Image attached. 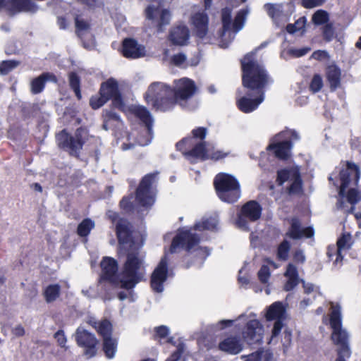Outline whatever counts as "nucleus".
Returning a JSON list of instances; mask_svg holds the SVG:
<instances>
[{"label": "nucleus", "mask_w": 361, "mask_h": 361, "mask_svg": "<svg viewBox=\"0 0 361 361\" xmlns=\"http://www.w3.org/2000/svg\"><path fill=\"white\" fill-rule=\"evenodd\" d=\"M101 268L103 279L110 281L116 286L129 290L133 288L141 279L144 262L137 253H128L120 277L117 275V262L111 257H104L101 262Z\"/></svg>", "instance_id": "nucleus-1"}, {"label": "nucleus", "mask_w": 361, "mask_h": 361, "mask_svg": "<svg viewBox=\"0 0 361 361\" xmlns=\"http://www.w3.org/2000/svg\"><path fill=\"white\" fill-rule=\"evenodd\" d=\"M157 175L158 172L149 173L140 180L135 194L138 207L135 208L132 201L133 195L131 194L124 196L120 201L119 205L122 211L128 215L135 214L136 218L142 221L156 201V194L152 191V186Z\"/></svg>", "instance_id": "nucleus-2"}, {"label": "nucleus", "mask_w": 361, "mask_h": 361, "mask_svg": "<svg viewBox=\"0 0 361 361\" xmlns=\"http://www.w3.org/2000/svg\"><path fill=\"white\" fill-rule=\"evenodd\" d=\"M242 68V85L255 94L264 92V88L274 82L264 66L255 59V53L249 52L240 60Z\"/></svg>", "instance_id": "nucleus-3"}, {"label": "nucleus", "mask_w": 361, "mask_h": 361, "mask_svg": "<svg viewBox=\"0 0 361 361\" xmlns=\"http://www.w3.org/2000/svg\"><path fill=\"white\" fill-rule=\"evenodd\" d=\"M144 98L157 111H170L176 106V99L173 98V87L161 82L151 83Z\"/></svg>", "instance_id": "nucleus-4"}, {"label": "nucleus", "mask_w": 361, "mask_h": 361, "mask_svg": "<svg viewBox=\"0 0 361 361\" xmlns=\"http://www.w3.org/2000/svg\"><path fill=\"white\" fill-rule=\"evenodd\" d=\"M330 325L332 329L331 336L334 345L337 346L338 355L349 358L351 350L349 344L350 335L348 331L342 326L341 307L338 304L331 302Z\"/></svg>", "instance_id": "nucleus-5"}, {"label": "nucleus", "mask_w": 361, "mask_h": 361, "mask_svg": "<svg viewBox=\"0 0 361 361\" xmlns=\"http://www.w3.org/2000/svg\"><path fill=\"white\" fill-rule=\"evenodd\" d=\"M213 184L216 194L221 202L234 204L240 198V185L234 176L219 173L215 176Z\"/></svg>", "instance_id": "nucleus-6"}, {"label": "nucleus", "mask_w": 361, "mask_h": 361, "mask_svg": "<svg viewBox=\"0 0 361 361\" xmlns=\"http://www.w3.org/2000/svg\"><path fill=\"white\" fill-rule=\"evenodd\" d=\"M276 142L267 147L268 150H273L274 154L279 159L286 160L293 147V141L300 139L298 133L295 130L288 129L280 132L276 137Z\"/></svg>", "instance_id": "nucleus-7"}, {"label": "nucleus", "mask_w": 361, "mask_h": 361, "mask_svg": "<svg viewBox=\"0 0 361 361\" xmlns=\"http://www.w3.org/2000/svg\"><path fill=\"white\" fill-rule=\"evenodd\" d=\"M195 229L180 228L173 237L170 253L179 252L181 250L189 251L197 246L200 238L195 233Z\"/></svg>", "instance_id": "nucleus-8"}, {"label": "nucleus", "mask_w": 361, "mask_h": 361, "mask_svg": "<svg viewBox=\"0 0 361 361\" xmlns=\"http://www.w3.org/2000/svg\"><path fill=\"white\" fill-rule=\"evenodd\" d=\"M353 245V240L350 233L343 232L338 239L336 245L328 246L326 255L329 259L333 261L334 267L338 269L343 265L344 254L351 248Z\"/></svg>", "instance_id": "nucleus-9"}, {"label": "nucleus", "mask_w": 361, "mask_h": 361, "mask_svg": "<svg viewBox=\"0 0 361 361\" xmlns=\"http://www.w3.org/2000/svg\"><path fill=\"white\" fill-rule=\"evenodd\" d=\"M338 172V180L340 185L338 186V196H343L349 185L352 183L355 186H357L361 171L359 166L355 163L346 161Z\"/></svg>", "instance_id": "nucleus-10"}, {"label": "nucleus", "mask_w": 361, "mask_h": 361, "mask_svg": "<svg viewBox=\"0 0 361 361\" xmlns=\"http://www.w3.org/2000/svg\"><path fill=\"white\" fill-rule=\"evenodd\" d=\"M134 227H116L118 242L125 249L136 250L143 245L145 236Z\"/></svg>", "instance_id": "nucleus-11"}, {"label": "nucleus", "mask_w": 361, "mask_h": 361, "mask_svg": "<svg viewBox=\"0 0 361 361\" xmlns=\"http://www.w3.org/2000/svg\"><path fill=\"white\" fill-rule=\"evenodd\" d=\"M92 326L97 329L98 333L103 337L104 350L108 358H113L116 351V341L111 338L112 326L107 320H104L97 324L96 322H90Z\"/></svg>", "instance_id": "nucleus-12"}, {"label": "nucleus", "mask_w": 361, "mask_h": 361, "mask_svg": "<svg viewBox=\"0 0 361 361\" xmlns=\"http://www.w3.org/2000/svg\"><path fill=\"white\" fill-rule=\"evenodd\" d=\"M262 212L261 204L256 200L245 203L238 213L236 226H247L248 221H256L260 219Z\"/></svg>", "instance_id": "nucleus-13"}, {"label": "nucleus", "mask_w": 361, "mask_h": 361, "mask_svg": "<svg viewBox=\"0 0 361 361\" xmlns=\"http://www.w3.org/2000/svg\"><path fill=\"white\" fill-rule=\"evenodd\" d=\"M174 82L176 86L173 87V98L176 99V104L191 98L197 90L195 82L188 78L175 80Z\"/></svg>", "instance_id": "nucleus-14"}, {"label": "nucleus", "mask_w": 361, "mask_h": 361, "mask_svg": "<svg viewBox=\"0 0 361 361\" xmlns=\"http://www.w3.org/2000/svg\"><path fill=\"white\" fill-rule=\"evenodd\" d=\"M75 337L78 345L85 348L86 355L89 357L95 355L98 341L94 334L88 332L83 327L79 326L76 330Z\"/></svg>", "instance_id": "nucleus-15"}, {"label": "nucleus", "mask_w": 361, "mask_h": 361, "mask_svg": "<svg viewBox=\"0 0 361 361\" xmlns=\"http://www.w3.org/2000/svg\"><path fill=\"white\" fill-rule=\"evenodd\" d=\"M58 147L75 157H79L82 147H80L75 141V137L70 134L66 129H63L56 135Z\"/></svg>", "instance_id": "nucleus-16"}, {"label": "nucleus", "mask_w": 361, "mask_h": 361, "mask_svg": "<svg viewBox=\"0 0 361 361\" xmlns=\"http://www.w3.org/2000/svg\"><path fill=\"white\" fill-rule=\"evenodd\" d=\"M268 321L275 320L272 329V338L277 336L283 327L282 319L285 316V308L281 302H275L271 304L267 310L265 314Z\"/></svg>", "instance_id": "nucleus-17"}, {"label": "nucleus", "mask_w": 361, "mask_h": 361, "mask_svg": "<svg viewBox=\"0 0 361 361\" xmlns=\"http://www.w3.org/2000/svg\"><path fill=\"white\" fill-rule=\"evenodd\" d=\"M264 99V92L255 94V92L248 90L246 96L239 98L237 100L236 104L240 111L249 114L256 110Z\"/></svg>", "instance_id": "nucleus-18"}, {"label": "nucleus", "mask_w": 361, "mask_h": 361, "mask_svg": "<svg viewBox=\"0 0 361 361\" xmlns=\"http://www.w3.org/2000/svg\"><path fill=\"white\" fill-rule=\"evenodd\" d=\"M167 272L168 259L166 254H165L152 274L151 286L154 291L157 293L163 291V283L166 279Z\"/></svg>", "instance_id": "nucleus-19"}, {"label": "nucleus", "mask_w": 361, "mask_h": 361, "mask_svg": "<svg viewBox=\"0 0 361 361\" xmlns=\"http://www.w3.org/2000/svg\"><path fill=\"white\" fill-rule=\"evenodd\" d=\"M6 5L5 8L11 16L22 12L35 13L39 9L38 6L32 0H6Z\"/></svg>", "instance_id": "nucleus-20"}, {"label": "nucleus", "mask_w": 361, "mask_h": 361, "mask_svg": "<svg viewBox=\"0 0 361 361\" xmlns=\"http://www.w3.org/2000/svg\"><path fill=\"white\" fill-rule=\"evenodd\" d=\"M122 54L127 59H138L145 55V47L133 38H126L122 42Z\"/></svg>", "instance_id": "nucleus-21"}, {"label": "nucleus", "mask_w": 361, "mask_h": 361, "mask_svg": "<svg viewBox=\"0 0 361 361\" xmlns=\"http://www.w3.org/2000/svg\"><path fill=\"white\" fill-rule=\"evenodd\" d=\"M195 35L204 39L208 32L209 16L205 12H197L191 17Z\"/></svg>", "instance_id": "nucleus-22"}, {"label": "nucleus", "mask_w": 361, "mask_h": 361, "mask_svg": "<svg viewBox=\"0 0 361 361\" xmlns=\"http://www.w3.org/2000/svg\"><path fill=\"white\" fill-rule=\"evenodd\" d=\"M190 38V31L186 25H181L173 27L169 32V39L172 44L185 46Z\"/></svg>", "instance_id": "nucleus-23"}, {"label": "nucleus", "mask_w": 361, "mask_h": 361, "mask_svg": "<svg viewBox=\"0 0 361 361\" xmlns=\"http://www.w3.org/2000/svg\"><path fill=\"white\" fill-rule=\"evenodd\" d=\"M263 335V327L257 319H250L247 324L246 331L244 332V337L251 343H257L262 341Z\"/></svg>", "instance_id": "nucleus-24"}, {"label": "nucleus", "mask_w": 361, "mask_h": 361, "mask_svg": "<svg viewBox=\"0 0 361 361\" xmlns=\"http://www.w3.org/2000/svg\"><path fill=\"white\" fill-rule=\"evenodd\" d=\"M219 348L225 353L236 355L243 350V344L238 337L229 336L219 343Z\"/></svg>", "instance_id": "nucleus-25"}, {"label": "nucleus", "mask_w": 361, "mask_h": 361, "mask_svg": "<svg viewBox=\"0 0 361 361\" xmlns=\"http://www.w3.org/2000/svg\"><path fill=\"white\" fill-rule=\"evenodd\" d=\"M344 199L351 205H355L361 201V192L356 188H351L348 191L345 190V193L343 196H338L336 203L338 209H344L345 207V202Z\"/></svg>", "instance_id": "nucleus-26"}, {"label": "nucleus", "mask_w": 361, "mask_h": 361, "mask_svg": "<svg viewBox=\"0 0 361 361\" xmlns=\"http://www.w3.org/2000/svg\"><path fill=\"white\" fill-rule=\"evenodd\" d=\"M133 112L135 116L146 127L148 135L152 137L153 135L154 118L149 111L145 106H138L135 108Z\"/></svg>", "instance_id": "nucleus-27"}, {"label": "nucleus", "mask_w": 361, "mask_h": 361, "mask_svg": "<svg viewBox=\"0 0 361 361\" xmlns=\"http://www.w3.org/2000/svg\"><path fill=\"white\" fill-rule=\"evenodd\" d=\"M183 156L190 160L191 158L200 159L205 161L209 159L204 141L199 142L189 151L183 152Z\"/></svg>", "instance_id": "nucleus-28"}, {"label": "nucleus", "mask_w": 361, "mask_h": 361, "mask_svg": "<svg viewBox=\"0 0 361 361\" xmlns=\"http://www.w3.org/2000/svg\"><path fill=\"white\" fill-rule=\"evenodd\" d=\"M232 11L228 7H225L221 9V23H222V31L221 34V47L226 48L228 46V43H224V37L226 32H229L231 29L232 24Z\"/></svg>", "instance_id": "nucleus-29"}, {"label": "nucleus", "mask_w": 361, "mask_h": 361, "mask_svg": "<svg viewBox=\"0 0 361 361\" xmlns=\"http://www.w3.org/2000/svg\"><path fill=\"white\" fill-rule=\"evenodd\" d=\"M119 91L118 82L114 78H109L106 82L101 84L99 94L103 95L105 98H108L109 101Z\"/></svg>", "instance_id": "nucleus-30"}, {"label": "nucleus", "mask_w": 361, "mask_h": 361, "mask_svg": "<svg viewBox=\"0 0 361 361\" xmlns=\"http://www.w3.org/2000/svg\"><path fill=\"white\" fill-rule=\"evenodd\" d=\"M341 70L336 66H329L326 71V78L329 83L331 91H335L341 85Z\"/></svg>", "instance_id": "nucleus-31"}, {"label": "nucleus", "mask_w": 361, "mask_h": 361, "mask_svg": "<svg viewBox=\"0 0 361 361\" xmlns=\"http://www.w3.org/2000/svg\"><path fill=\"white\" fill-rule=\"evenodd\" d=\"M284 275L288 278V281L284 286V289L288 291L292 290L298 283L299 278L296 267L293 264L289 263Z\"/></svg>", "instance_id": "nucleus-32"}, {"label": "nucleus", "mask_w": 361, "mask_h": 361, "mask_svg": "<svg viewBox=\"0 0 361 361\" xmlns=\"http://www.w3.org/2000/svg\"><path fill=\"white\" fill-rule=\"evenodd\" d=\"M56 80L54 75L49 73H43L39 76L34 78L31 82V92L34 94L42 92L45 87L46 82L50 79Z\"/></svg>", "instance_id": "nucleus-33"}, {"label": "nucleus", "mask_w": 361, "mask_h": 361, "mask_svg": "<svg viewBox=\"0 0 361 361\" xmlns=\"http://www.w3.org/2000/svg\"><path fill=\"white\" fill-rule=\"evenodd\" d=\"M249 12L250 9L248 8V7H246L245 8L239 10L236 13L233 22L231 24L233 32V38L228 42V44L234 38L235 35L243 28Z\"/></svg>", "instance_id": "nucleus-34"}, {"label": "nucleus", "mask_w": 361, "mask_h": 361, "mask_svg": "<svg viewBox=\"0 0 361 361\" xmlns=\"http://www.w3.org/2000/svg\"><path fill=\"white\" fill-rule=\"evenodd\" d=\"M288 235L293 239L299 240L312 237L314 232L312 227H291Z\"/></svg>", "instance_id": "nucleus-35"}, {"label": "nucleus", "mask_w": 361, "mask_h": 361, "mask_svg": "<svg viewBox=\"0 0 361 361\" xmlns=\"http://www.w3.org/2000/svg\"><path fill=\"white\" fill-rule=\"evenodd\" d=\"M295 177L292 178L290 185L286 188L288 195H298L302 192V180L300 172L294 173Z\"/></svg>", "instance_id": "nucleus-36"}, {"label": "nucleus", "mask_w": 361, "mask_h": 361, "mask_svg": "<svg viewBox=\"0 0 361 361\" xmlns=\"http://www.w3.org/2000/svg\"><path fill=\"white\" fill-rule=\"evenodd\" d=\"M295 172H299V171L292 168H284L279 169L276 172V184L279 186H282L285 182L291 180L292 178L295 177Z\"/></svg>", "instance_id": "nucleus-37"}, {"label": "nucleus", "mask_w": 361, "mask_h": 361, "mask_svg": "<svg viewBox=\"0 0 361 361\" xmlns=\"http://www.w3.org/2000/svg\"><path fill=\"white\" fill-rule=\"evenodd\" d=\"M219 223V214L216 212L204 214L200 221H196L192 226H218Z\"/></svg>", "instance_id": "nucleus-38"}, {"label": "nucleus", "mask_w": 361, "mask_h": 361, "mask_svg": "<svg viewBox=\"0 0 361 361\" xmlns=\"http://www.w3.org/2000/svg\"><path fill=\"white\" fill-rule=\"evenodd\" d=\"M68 81L70 88L74 92L75 97L78 100L82 99L81 90H80V83L81 79L78 74L72 71L68 74Z\"/></svg>", "instance_id": "nucleus-39"}, {"label": "nucleus", "mask_w": 361, "mask_h": 361, "mask_svg": "<svg viewBox=\"0 0 361 361\" xmlns=\"http://www.w3.org/2000/svg\"><path fill=\"white\" fill-rule=\"evenodd\" d=\"M329 13L323 9L317 10L314 13L312 16V21L314 25H324L329 23Z\"/></svg>", "instance_id": "nucleus-40"}, {"label": "nucleus", "mask_w": 361, "mask_h": 361, "mask_svg": "<svg viewBox=\"0 0 361 361\" xmlns=\"http://www.w3.org/2000/svg\"><path fill=\"white\" fill-rule=\"evenodd\" d=\"M60 290L61 288L57 284L49 285L47 286L44 292L46 301L51 302L56 300L60 295Z\"/></svg>", "instance_id": "nucleus-41"}, {"label": "nucleus", "mask_w": 361, "mask_h": 361, "mask_svg": "<svg viewBox=\"0 0 361 361\" xmlns=\"http://www.w3.org/2000/svg\"><path fill=\"white\" fill-rule=\"evenodd\" d=\"M290 249V245L289 242L284 240L278 246L276 251L277 259L281 261H286L289 256Z\"/></svg>", "instance_id": "nucleus-42"}, {"label": "nucleus", "mask_w": 361, "mask_h": 361, "mask_svg": "<svg viewBox=\"0 0 361 361\" xmlns=\"http://www.w3.org/2000/svg\"><path fill=\"white\" fill-rule=\"evenodd\" d=\"M75 32L78 37L82 39L85 32L90 31V25L85 20L77 16L75 18Z\"/></svg>", "instance_id": "nucleus-43"}, {"label": "nucleus", "mask_w": 361, "mask_h": 361, "mask_svg": "<svg viewBox=\"0 0 361 361\" xmlns=\"http://www.w3.org/2000/svg\"><path fill=\"white\" fill-rule=\"evenodd\" d=\"M106 216L114 226H132L127 219L121 217V215L116 212L108 211Z\"/></svg>", "instance_id": "nucleus-44"}, {"label": "nucleus", "mask_w": 361, "mask_h": 361, "mask_svg": "<svg viewBox=\"0 0 361 361\" xmlns=\"http://www.w3.org/2000/svg\"><path fill=\"white\" fill-rule=\"evenodd\" d=\"M73 137H75V141L80 147H83L88 137V130L85 127L78 128L74 135Z\"/></svg>", "instance_id": "nucleus-45"}, {"label": "nucleus", "mask_w": 361, "mask_h": 361, "mask_svg": "<svg viewBox=\"0 0 361 361\" xmlns=\"http://www.w3.org/2000/svg\"><path fill=\"white\" fill-rule=\"evenodd\" d=\"M171 13L168 9H163L160 13L159 19L157 23V32H162L165 26L169 25L171 22Z\"/></svg>", "instance_id": "nucleus-46"}, {"label": "nucleus", "mask_w": 361, "mask_h": 361, "mask_svg": "<svg viewBox=\"0 0 361 361\" xmlns=\"http://www.w3.org/2000/svg\"><path fill=\"white\" fill-rule=\"evenodd\" d=\"M20 64V61L16 60L3 61L0 63V73L1 75H7L12 70L16 68Z\"/></svg>", "instance_id": "nucleus-47"}, {"label": "nucleus", "mask_w": 361, "mask_h": 361, "mask_svg": "<svg viewBox=\"0 0 361 361\" xmlns=\"http://www.w3.org/2000/svg\"><path fill=\"white\" fill-rule=\"evenodd\" d=\"M322 37L325 42H330L335 37V29L332 23H326L322 27Z\"/></svg>", "instance_id": "nucleus-48"}, {"label": "nucleus", "mask_w": 361, "mask_h": 361, "mask_svg": "<svg viewBox=\"0 0 361 361\" xmlns=\"http://www.w3.org/2000/svg\"><path fill=\"white\" fill-rule=\"evenodd\" d=\"M108 102V98H105L103 95H93L90 99V106L93 109H98Z\"/></svg>", "instance_id": "nucleus-49"}, {"label": "nucleus", "mask_w": 361, "mask_h": 361, "mask_svg": "<svg viewBox=\"0 0 361 361\" xmlns=\"http://www.w3.org/2000/svg\"><path fill=\"white\" fill-rule=\"evenodd\" d=\"M323 87L322 78L319 74H314L310 84V90L314 92H318Z\"/></svg>", "instance_id": "nucleus-50"}, {"label": "nucleus", "mask_w": 361, "mask_h": 361, "mask_svg": "<svg viewBox=\"0 0 361 361\" xmlns=\"http://www.w3.org/2000/svg\"><path fill=\"white\" fill-rule=\"evenodd\" d=\"M269 357L267 352H256L248 355L245 361H267Z\"/></svg>", "instance_id": "nucleus-51"}, {"label": "nucleus", "mask_w": 361, "mask_h": 361, "mask_svg": "<svg viewBox=\"0 0 361 361\" xmlns=\"http://www.w3.org/2000/svg\"><path fill=\"white\" fill-rule=\"evenodd\" d=\"M111 106L119 110H123L125 104L122 97L121 92H118L114 97L111 98Z\"/></svg>", "instance_id": "nucleus-52"}, {"label": "nucleus", "mask_w": 361, "mask_h": 361, "mask_svg": "<svg viewBox=\"0 0 361 361\" xmlns=\"http://www.w3.org/2000/svg\"><path fill=\"white\" fill-rule=\"evenodd\" d=\"M257 274L260 282L267 283L270 278L271 272L269 268L267 265H262Z\"/></svg>", "instance_id": "nucleus-53"}, {"label": "nucleus", "mask_w": 361, "mask_h": 361, "mask_svg": "<svg viewBox=\"0 0 361 361\" xmlns=\"http://www.w3.org/2000/svg\"><path fill=\"white\" fill-rule=\"evenodd\" d=\"M310 51V47H302L301 49H289L288 50V54L291 56L298 58L305 56Z\"/></svg>", "instance_id": "nucleus-54"}, {"label": "nucleus", "mask_w": 361, "mask_h": 361, "mask_svg": "<svg viewBox=\"0 0 361 361\" xmlns=\"http://www.w3.org/2000/svg\"><path fill=\"white\" fill-rule=\"evenodd\" d=\"M207 133V129L204 127H198L192 130V139H200L203 140Z\"/></svg>", "instance_id": "nucleus-55"}, {"label": "nucleus", "mask_w": 361, "mask_h": 361, "mask_svg": "<svg viewBox=\"0 0 361 361\" xmlns=\"http://www.w3.org/2000/svg\"><path fill=\"white\" fill-rule=\"evenodd\" d=\"M325 1L326 0H302L301 5L305 8H312L322 6Z\"/></svg>", "instance_id": "nucleus-56"}, {"label": "nucleus", "mask_w": 361, "mask_h": 361, "mask_svg": "<svg viewBox=\"0 0 361 361\" xmlns=\"http://www.w3.org/2000/svg\"><path fill=\"white\" fill-rule=\"evenodd\" d=\"M103 116L107 121H110V120H113V121H121L120 116L111 109H104L103 110Z\"/></svg>", "instance_id": "nucleus-57"}, {"label": "nucleus", "mask_w": 361, "mask_h": 361, "mask_svg": "<svg viewBox=\"0 0 361 361\" xmlns=\"http://www.w3.org/2000/svg\"><path fill=\"white\" fill-rule=\"evenodd\" d=\"M155 331H156V336H157L160 339L166 338L169 334V329L166 326H161L157 327L155 329Z\"/></svg>", "instance_id": "nucleus-58"}, {"label": "nucleus", "mask_w": 361, "mask_h": 361, "mask_svg": "<svg viewBox=\"0 0 361 361\" xmlns=\"http://www.w3.org/2000/svg\"><path fill=\"white\" fill-rule=\"evenodd\" d=\"M171 61L175 66H180L186 61V56L183 53H178L172 56Z\"/></svg>", "instance_id": "nucleus-59"}, {"label": "nucleus", "mask_w": 361, "mask_h": 361, "mask_svg": "<svg viewBox=\"0 0 361 361\" xmlns=\"http://www.w3.org/2000/svg\"><path fill=\"white\" fill-rule=\"evenodd\" d=\"M306 257L302 250H298L293 255V260L297 264H304Z\"/></svg>", "instance_id": "nucleus-60"}, {"label": "nucleus", "mask_w": 361, "mask_h": 361, "mask_svg": "<svg viewBox=\"0 0 361 361\" xmlns=\"http://www.w3.org/2000/svg\"><path fill=\"white\" fill-rule=\"evenodd\" d=\"M158 8L154 5H149L145 9L146 18L149 20H154L155 13L157 11Z\"/></svg>", "instance_id": "nucleus-61"}, {"label": "nucleus", "mask_w": 361, "mask_h": 361, "mask_svg": "<svg viewBox=\"0 0 361 361\" xmlns=\"http://www.w3.org/2000/svg\"><path fill=\"white\" fill-rule=\"evenodd\" d=\"M54 337L56 339L59 345L62 348H66V338L63 331H59L54 334Z\"/></svg>", "instance_id": "nucleus-62"}, {"label": "nucleus", "mask_w": 361, "mask_h": 361, "mask_svg": "<svg viewBox=\"0 0 361 361\" xmlns=\"http://www.w3.org/2000/svg\"><path fill=\"white\" fill-rule=\"evenodd\" d=\"M192 140V137H185L181 139L176 144V148L178 151L184 152V149L186 147L187 142H191Z\"/></svg>", "instance_id": "nucleus-63"}, {"label": "nucleus", "mask_w": 361, "mask_h": 361, "mask_svg": "<svg viewBox=\"0 0 361 361\" xmlns=\"http://www.w3.org/2000/svg\"><path fill=\"white\" fill-rule=\"evenodd\" d=\"M329 56V54L325 50H317L312 53V58L318 60L322 61L323 59H326Z\"/></svg>", "instance_id": "nucleus-64"}]
</instances>
